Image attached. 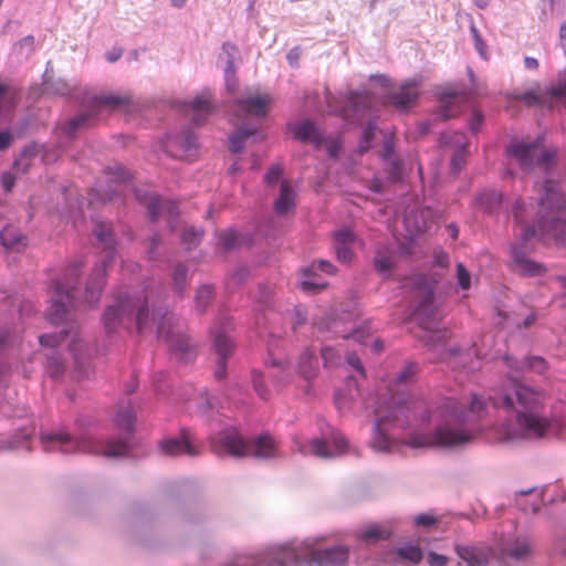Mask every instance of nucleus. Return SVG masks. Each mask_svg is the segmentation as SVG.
Here are the masks:
<instances>
[{
    "label": "nucleus",
    "mask_w": 566,
    "mask_h": 566,
    "mask_svg": "<svg viewBox=\"0 0 566 566\" xmlns=\"http://www.w3.org/2000/svg\"><path fill=\"white\" fill-rule=\"evenodd\" d=\"M503 361L509 368L503 385L488 399L472 395L468 408L455 398H444L434 409L424 400H392L386 410L377 411L370 441L373 449L391 452L398 430L405 433V443L411 448H460L473 439L470 423L488 417L505 420L507 440H538L555 433L547 394L520 379L528 371L543 374L547 368L545 359L530 356L520 360L505 355Z\"/></svg>",
    "instance_id": "obj_1"
},
{
    "label": "nucleus",
    "mask_w": 566,
    "mask_h": 566,
    "mask_svg": "<svg viewBox=\"0 0 566 566\" xmlns=\"http://www.w3.org/2000/svg\"><path fill=\"white\" fill-rule=\"evenodd\" d=\"M94 233L103 248L104 255L88 276L84 293L78 287L83 261L76 260L65 268L61 277L53 279L50 284V305L46 310V318L53 325H63V328L57 333L44 334L39 337L42 346L53 348L70 336L69 349L76 360L82 356V339L74 319L75 310L83 302L87 303L90 307L99 302L106 281L107 264L116 255V241L111 226L98 222L94 227Z\"/></svg>",
    "instance_id": "obj_2"
},
{
    "label": "nucleus",
    "mask_w": 566,
    "mask_h": 566,
    "mask_svg": "<svg viewBox=\"0 0 566 566\" xmlns=\"http://www.w3.org/2000/svg\"><path fill=\"white\" fill-rule=\"evenodd\" d=\"M174 315L158 303V293L149 285L134 295L120 292L115 303L106 307L104 328L113 334L120 328L135 326L139 334L156 332L157 338L168 344L170 350L184 361L193 357L188 336L175 331Z\"/></svg>",
    "instance_id": "obj_3"
},
{
    "label": "nucleus",
    "mask_w": 566,
    "mask_h": 566,
    "mask_svg": "<svg viewBox=\"0 0 566 566\" xmlns=\"http://www.w3.org/2000/svg\"><path fill=\"white\" fill-rule=\"evenodd\" d=\"M538 220L536 224L524 227L520 240L511 245V268L523 276H539L546 268L532 259L534 240L566 242V195L558 182L547 179L537 186Z\"/></svg>",
    "instance_id": "obj_4"
},
{
    "label": "nucleus",
    "mask_w": 566,
    "mask_h": 566,
    "mask_svg": "<svg viewBox=\"0 0 566 566\" xmlns=\"http://www.w3.org/2000/svg\"><path fill=\"white\" fill-rule=\"evenodd\" d=\"M135 421V407L130 400H127L122 401L117 406L113 419L114 427L118 431L117 436L111 437L107 440L96 439L87 431L94 424V420L88 416H80L75 420V434L60 429L43 432L40 440L45 452H60L63 454L83 452L119 459L127 457L132 450Z\"/></svg>",
    "instance_id": "obj_5"
},
{
    "label": "nucleus",
    "mask_w": 566,
    "mask_h": 566,
    "mask_svg": "<svg viewBox=\"0 0 566 566\" xmlns=\"http://www.w3.org/2000/svg\"><path fill=\"white\" fill-rule=\"evenodd\" d=\"M105 172L107 176L105 182L99 181L90 192V205L124 203L126 196L134 193L136 199L147 208L148 217L153 223L157 222L160 218H165L170 229H175L179 213L175 202L165 200L157 195L144 193L136 189L129 171L122 166L107 167Z\"/></svg>",
    "instance_id": "obj_6"
},
{
    "label": "nucleus",
    "mask_w": 566,
    "mask_h": 566,
    "mask_svg": "<svg viewBox=\"0 0 566 566\" xmlns=\"http://www.w3.org/2000/svg\"><path fill=\"white\" fill-rule=\"evenodd\" d=\"M212 443L218 451L234 458L252 457L270 460L280 457L277 442L269 433L260 434L253 440L247 441L237 428L229 427L213 438Z\"/></svg>",
    "instance_id": "obj_7"
},
{
    "label": "nucleus",
    "mask_w": 566,
    "mask_h": 566,
    "mask_svg": "<svg viewBox=\"0 0 566 566\" xmlns=\"http://www.w3.org/2000/svg\"><path fill=\"white\" fill-rule=\"evenodd\" d=\"M127 103L128 98L118 95H104L95 97L90 111L80 113L61 127V138L55 148L43 150L42 158L44 163L49 164L55 161L59 156L66 150L77 129L88 124V122L96 115L97 108L99 106L105 105L111 107H122Z\"/></svg>",
    "instance_id": "obj_8"
},
{
    "label": "nucleus",
    "mask_w": 566,
    "mask_h": 566,
    "mask_svg": "<svg viewBox=\"0 0 566 566\" xmlns=\"http://www.w3.org/2000/svg\"><path fill=\"white\" fill-rule=\"evenodd\" d=\"M348 448L347 439L327 422L319 424V436L311 439L307 443L298 437L293 438V450L304 455H315L321 459H333Z\"/></svg>",
    "instance_id": "obj_9"
},
{
    "label": "nucleus",
    "mask_w": 566,
    "mask_h": 566,
    "mask_svg": "<svg viewBox=\"0 0 566 566\" xmlns=\"http://www.w3.org/2000/svg\"><path fill=\"white\" fill-rule=\"evenodd\" d=\"M371 105L373 97L368 92H350L342 111L344 118L347 120L361 122L365 118L368 119L358 145L360 154L369 150L377 129L376 123L370 119Z\"/></svg>",
    "instance_id": "obj_10"
},
{
    "label": "nucleus",
    "mask_w": 566,
    "mask_h": 566,
    "mask_svg": "<svg viewBox=\"0 0 566 566\" xmlns=\"http://www.w3.org/2000/svg\"><path fill=\"white\" fill-rule=\"evenodd\" d=\"M506 154L516 160L524 171H531L535 167L547 170L557 155L556 150L544 149L541 138L531 143H511L506 148Z\"/></svg>",
    "instance_id": "obj_11"
},
{
    "label": "nucleus",
    "mask_w": 566,
    "mask_h": 566,
    "mask_svg": "<svg viewBox=\"0 0 566 566\" xmlns=\"http://www.w3.org/2000/svg\"><path fill=\"white\" fill-rule=\"evenodd\" d=\"M496 566H514L532 555V545L526 535L501 536L494 543Z\"/></svg>",
    "instance_id": "obj_12"
},
{
    "label": "nucleus",
    "mask_w": 566,
    "mask_h": 566,
    "mask_svg": "<svg viewBox=\"0 0 566 566\" xmlns=\"http://www.w3.org/2000/svg\"><path fill=\"white\" fill-rule=\"evenodd\" d=\"M439 283L436 274H419L412 279V286L420 297L413 314L424 329L429 328L430 321L434 319L437 306L434 303V292Z\"/></svg>",
    "instance_id": "obj_13"
},
{
    "label": "nucleus",
    "mask_w": 566,
    "mask_h": 566,
    "mask_svg": "<svg viewBox=\"0 0 566 566\" xmlns=\"http://www.w3.org/2000/svg\"><path fill=\"white\" fill-rule=\"evenodd\" d=\"M232 329V322L227 316L219 317L210 329L213 338V348L217 354L214 378L222 380L227 375V359L232 355L233 343L228 336Z\"/></svg>",
    "instance_id": "obj_14"
},
{
    "label": "nucleus",
    "mask_w": 566,
    "mask_h": 566,
    "mask_svg": "<svg viewBox=\"0 0 566 566\" xmlns=\"http://www.w3.org/2000/svg\"><path fill=\"white\" fill-rule=\"evenodd\" d=\"M198 147V138L190 127L170 133L161 142L163 150L172 158L187 159Z\"/></svg>",
    "instance_id": "obj_15"
},
{
    "label": "nucleus",
    "mask_w": 566,
    "mask_h": 566,
    "mask_svg": "<svg viewBox=\"0 0 566 566\" xmlns=\"http://www.w3.org/2000/svg\"><path fill=\"white\" fill-rule=\"evenodd\" d=\"M454 551L458 557L467 566H496L494 555V545L485 542L455 544Z\"/></svg>",
    "instance_id": "obj_16"
},
{
    "label": "nucleus",
    "mask_w": 566,
    "mask_h": 566,
    "mask_svg": "<svg viewBox=\"0 0 566 566\" xmlns=\"http://www.w3.org/2000/svg\"><path fill=\"white\" fill-rule=\"evenodd\" d=\"M423 558L422 549L415 544H403L401 546L389 547L380 555V560L387 566H409L417 565Z\"/></svg>",
    "instance_id": "obj_17"
},
{
    "label": "nucleus",
    "mask_w": 566,
    "mask_h": 566,
    "mask_svg": "<svg viewBox=\"0 0 566 566\" xmlns=\"http://www.w3.org/2000/svg\"><path fill=\"white\" fill-rule=\"evenodd\" d=\"M14 427V433L9 437H1L0 449L4 451L31 450L30 439L34 434V426L29 418H21Z\"/></svg>",
    "instance_id": "obj_18"
},
{
    "label": "nucleus",
    "mask_w": 566,
    "mask_h": 566,
    "mask_svg": "<svg viewBox=\"0 0 566 566\" xmlns=\"http://www.w3.org/2000/svg\"><path fill=\"white\" fill-rule=\"evenodd\" d=\"M321 271L328 275L336 273L337 268L328 260H317L311 265L302 269L303 280L301 282L302 290L308 293H317L327 287V282L321 281L316 272Z\"/></svg>",
    "instance_id": "obj_19"
},
{
    "label": "nucleus",
    "mask_w": 566,
    "mask_h": 566,
    "mask_svg": "<svg viewBox=\"0 0 566 566\" xmlns=\"http://www.w3.org/2000/svg\"><path fill=\"white\" fill-rule=\"evenodd\" d=\"M349 558V548L337 545L324 549H315L308 556V566H345Z\"/></svg>",
    "instance_id": "obj_20"
},
{
    "label": "nucleus",
    "mask_w": 566,
    "mask_h": 566,
    "mask_svg": "<svg viewBox=\"0 0 566 566\" xmlns=\"http://www.w3.org/2000/svg\"><path fill=\"white\" fill-rule=\"evenodd\" d=\"M439 142L443 146L453 147L454 151L451 157V172L453 175L460 174L467 157V147L468 140L463 133L452 132V133H442L440 135Z\"/></svg>",
    "instance_id": "obj_21"
},
{
    "label": "nucleus",
    "mask_w": 566,
    "mask_h": 566,
    "mask_svg": "<svg viewBox=\"0 0 566 566\" xmlns=\"http://www.w3.org/2000/svg\"><path fill=\"white\" fill-rule=\"evenodd\" d=\"M191 432L187 428L180 430L179 437H169L160 442L163 453L170 457L187 454L196 457L199 454L198 448L192 444Z\"/></svg>",
    "instance_id": "obj_22"
},
{
    "label": "nucleus",
    "mask_w": 566,
    "mask_h": 566,
    "mask_svg": "<svg viewBox=\"0 0 566 566\" xmlns=\"http://www.w3.org/2000/svg\"><path fill=\"white\" fill-rule=\"evenodd\" d=\"M420 82L417 80H408L403 82L396 91H391L387 95L388 103L400 112L411 108L418 97V86Z\"/></svg>",
    "instance_id": "obj_23"
},
{
    "label": "nucleus",
    "mask_w": 566,
    "mask_h": 566,
    "mask_svg": "<svg viewBox=\"0 0 566 566\" xmlns=\"http://www.w3.org/2000/svg\"><path fill=\"white\" fill-rule=\"evenodd\" d=\"M333 239L337 260L344 264L350 263L355 256L353 247L358 241L356 233L350 229H340L334 232Z\"/></svg>",
    "instance_id": "obj_24"
},
{
    "label": "nucleus",
    "mask_w": 566,
    "mask_h": 566,
    "mask_svg": "<svg viewBox=\"0 0 566 566\" xmlns=\"http://www.w3.org/2000/svg\"><path fill=\"white\" fill-rule=\"evenodd\" d=\"M394 534V530L385 523H370L357 530L355 536L366 545H373L378 542L388 541Z\"/></svg>",
    "instance_id": "obj_25"
},
{
    "label": "nucleus",
    "mask_w": 566,
    "mask_h": 566,
    "mask_svg": "<svg viewBox=\"0 0 566 566\" xmlns=\"http://www.w3.org/2000/svg\"><path fill=\"white\" fill-rule=\"evenodd\" d=\"M317 329L319 333H326V337H343V338H354L355 340L363 343L364 342V331L354 329L352 333H347L345 328L342 327V323L339 319L335 317H327L318 323Z\"/></svg>",
    "instance_id": "obj_26"
},
{
    "label": "nucleus",
    "mask_w": 566,
    "mask_h": 566,
    "mask_svg": "<svg viewBox=\"0 0 566 566\" xmlns=\"http://www.w3.org/2000/svg\"><path fill=\"white\" fill-rule=\"evenodd\" d=\"M296 192L293 187L283 181L280 187V193L274 201V211L277 216H285L295 209Z\"/></svg>",
    "instance_id": "obj_27"
},
{
    "label": "nucleus",
    "mask_w": 566,
    "mask_h": 566,
    "mask_svg": "<svg viewBox=\"0 0 566 566\" xmlns=\"http://www.w3.org/2000/svg\"><path fill=\"white\" fill-rule=\"evenodd\" d=\"M190 106L192 111V124L195 126L203 125L213 108L210 102V93H202L196 96L190 103Z\"/></svg>",
    "instance_id": "obj_28"
},
{
    "label": "nucleus",
    "mask_w": 566,
    "mask_h": 566,
    "mask_svg": "<svg viewBox=\"0 0 566 566\" xmlns=\"http://www.w3.org/2000/svg\"><path fill=\"white\" fill-rule=\"evenodd\" d=\"M296 139L303 143H312L315 146H321L324 143V135L319 128L312 120H304L300 123L294 129Z\"/></svg>",
    "instance_id": "obj_29"
},
{
    "label": "nucleus",
    "mask_w": 566,
    "mask_h": 566,
    "mask_svg": "<svg viewBox=\"0 0 566 566\" xmlns=\"http://www.w3.org/2000/svg\"><path fill=\"white\" fill-rule=\"evenodd\" d=\"M270 98L268 96H249L238 99L240 109L254 117H265Z\"/></svg>",
    "instance_id": "obj_30"
},
{
    "label": "nucleus",
    "mask_w": 566,
    "mask_h": 566,
    "mask_svg": "<svg viewBox=\"0 0 566 566\" xmlns=\"http://www.w3.org/2000/svg\"><path fill=\"white\" fill-rule=\"evenodd\" d=\"M1 244L7 249L15 252H21L27 247V237L14 227H4L0 231Z\"/></svg>",
    "instance_id": "obj_31"
},
{
    "label": "nucleus",
    "mask_w": 566,
    "mask_h": 566,
    "mask_svg": "<svg viewBox=\"0 0 566 566\" xmlns=\"http://www.w3.org/2000/svg\"><path fill=\"white\" fill-rule=\"evenodd\" d=\"M297 369L300 375L306 380L316 377L318 373V357L312 348L306 347L303 350L300 356Z\"/></svg>",
    "instance_id": "obj_32"
},
{
    "label": "nucleus",
    "mask_w": 566,
    "mask_h": 566,
    "mask_svg": "<svg viewBox=\"0 0 566 566\" xmlns=\"http://www.w3.org/2000/svg\"><path fill=\"white\" fill-rule=\"evenodd\" d=\"M504 197L495 189H488L478 196L479 205L490 214L499 213L503 207Z\"/></svg>",
    "instance_id": "obj_33"
},
{
    "label": "nucleus",
    "mask_w": 566,
    "mask_h": 566,
    "mask_svg": "<svg viewBox=\"0 0 566 566\" xmlns=\"http://www.w3.org/2000/svg\"><path fill=\"white\" fill-rule=\"evenodd\" d=\"M40 153V146L35 143L27 145L19 157L13 161V169L20 174H25L32 165V159Z\"/></svg>",
    "instance_id": "obj_34"
},
{
    "label": "nucleus",
    "mask_w": 566,
    "mask_h": 566,
    "mask_svg": "<svg viewBox=\"0 0 566 566\" xmlns=\"http://www.w3.org/2000/svg\"><path fill=\"white\" fill-rule=\"evenodd\" d=\"M256 128L250 125H241L237 132L229 137V149L234 154L242 151L244 143L249 137L256 134Z\"/></svg>",
    "instance_id": "obj_35"
},
{
    "label": "nucleus",
    "mask_w": 566,
    "mask_h": 566,
    "mask_svg": "<svg viewBox=\"0 0 566 566\" xmlns=\"http://www.w3.org/2000/svg\"><path fill=\"white\" fill-rule=\"evenodd\" d=\"M394 262H395L394 254L389 249L379 248L376 251V254L374 258V265H375L376 271L380 275L388 276L394 266Z\"/></svg>",
    "instance_id": "obj_36"
},
{
    "label": "nucleus",
    "mask_w": 566,
    "mask_h": 566,
    "mask_svg": "<svg viewBox=\"0 0 566 566\" xmlns=\"http://www.w3.org/2000/svg\"><path fill=\"white\" fill-rule=\"evenodd\" d=\"M197 412L208 422L216 420V416L218 415L216 400L214 398L209 397L206 390L200 392L199 401L197 403Z\"/></svg>",
    "instance_id": "obj_37"
},
{
    "label": "nucleus",
    "mask_w": 566,
    "mask_h": 566,
    "mask_svg": "<svg viewBox=\"0 0 566 566\" xmlns=\"http://www.w3.org/2000/svg\"><path fill=\"white\" fill-rule=\"evenodd\" d=\"M297 554L290 547H283L279 549L273 556L266 557L268 566H289L295 563Z\"/></svg>",
    "instance_id": "obj_38"
},
{
    "label": "nucleus",
    "mask_w": 566,
    "mask_h": 566,
    "mask_svg": "<svg viewBox=\"0 0 566 566\" xmlns=\"http://www.w3.org/2000/svg\"><path fill=\"white\" fill-rule=\"evenodd\" d=\"M45 368L48 375L51 378L59 379L60 377H62L65 371L62 355L56 350H52L50 354H48Z\"/></svg>",
    "instance_id": "obj_39"
},
{
    "label": "nucleus",
    "mask_w": 566,
    "mask_h": 566,
    "mask_svg": "<svg viewBox=\"0 0 566 566\" xmlns=\"http://www.w3.org/2000/svg\"><path fill=\"white\" fill-rule=\"evenodd\" d=\"M214 290L213 286L210 284H202L199 286L196 293V311L198 314H203L213 298Z\"/></svg>",
    "instance_id": "obj_40"
},
{
    "label": "nucleus",
    "mask_w": 566,
    "mask_h": 566,
    "mask_svg": "<svg viewBox=\"0 0 566 566\" xmlns=\"http://www.w3.org/2000/svg\"><path fill=\"white\" fill-rule=\"evenodd\" d=\"M455 97L457 93H449L441 97L439 116L442 117L443 119H449L457 116L459 107L454 103Z\"/></svg>",
    "instance_id": "obj_41"
},
{
    "label": "nucleus",
    "mask_w": 566,
    "mask_h": 566,
    "mask_svg": "<svg viewBox=\"0 0 566 566\" xmlns=\"http://www.w3.org/2000/svg\"><path fill=\"white\" fill-rule=\"evenodd\" d=\"M13 344V334L10 326L4 325L0 326V353L8 349ZM7 367L3 364H0V387L4 382Z\"/></svg>",
    "instance_id": "obj_42"
},
{
    "label": "nucleus",
    "mask_w": 566,
    "mask_h": 566,
    "mask_svg": "<svg viewBox=\"0 0 566 566\" xmlns=\"http://www.w3.org/2000/svg\"><path fill=\"white\" fill-rule=\"evenodd\" d=\"M512 213L514 221L517 226H521V232L523 231L524 227H527L526 224L527 218V206L524 202L522 198H517L513 205Z\"/></svg>",
    "instance_id": "obj_43"
},
{
    "label": "nucleus",
    "mask_w": 566,
    "mask_h": 566,
    "mask_svg": "<svg viewBox=\"0 0 566 566\" xmlns=\"http://www.w3.org/2000/svg\"><path fill=\"white\" fill-rule=\"evenodd\" d=\"M203 231L201 229L187 227L182 231L181 241L184 244L187 245L188 249H191L200 243Z\"/></svg>",
    "instance_id": "obj_44"
},
{
    "label": "nucleus",
    "mask_w": 566,
    "mask_h": 566,
    "mask_svg": "<svg viewBox=\"0 0 566 566\" xmlns=\"http://www.w3.org/2000/svg\"><path fill=\"white\" fill-rule=\"evenodd\" d=\"M44 90L49 93L66 96L71 93L70 85L64 80H44Z\"/></svg>",
    "instance_id": "obj_45"
},
{
    "label": "nucleus",
    "mask_w": 566,
    "mask_h": 566,
    "mask_svg": "<svg viewBox=\"0 0 566 566\" xmlns=\"http://www.w3.org/2000/svg\"><path fill=\"white\" fill-rule=\"evenodd\" d=\"M418 366L413 361H409L405 365V367L397 373L395 381L397 385H406L413 380V377L417 373Z\"/></svg>",
    "instance_id": "obj_46"
},
{
    "label": "nucleus",
    "mask_w": 566,
    "mask_h": 566,
    "mask_svg": "<svg viewBox=\"0 0 566 566\" xmlns=\"http://www.w3.org/2000/svg\"><path fill=\"white\" fill-rule=\"evenodd\" d=\"M188 269L185 264H178L175 268L172 281L174 289L178 294H182L186 290V280H187Z\"/></svg>",
    "instance_id": "obj_47"
},
{
    "label": "nucleus",
    "mask_w": 566,
    "mask_h": 566,
    "mask_svg": "<svg viewBox=\"0 0 566 566\" xmlns=\"http://www.w3.org/2000/svg\"><path fill=\"white\" fill-rule=\"evenodd\" d=\"M251 380H252V385H253V388H254V391L256 392V395L261 399H264V400L269 399L270 390L264 385V379H263L262 373L259 370H253L251 373Z\"/></svg>",
    "instance_id": "obj_48"
},
{
    "label": "nucleus",
    "mask_w": 566,
    "mask_h": 566,
    "mask_svg": "<svg viewBox=\"0 0 566 566\" xmlns=\"http://www.w3.org/2000/svg\"><path fill=\"white\" fill-rule=\"evenodd\" d=\"M321 356L325 367H334L342 361V356L338 350L329 346H324L321 349Z\"/></svg>",
    "instance_id": "obj_49"
},
{
    "label": "nucleus",
    "mask_w": 566,
    "mask_h": 566,
    "mask_svg": "<svg viewBox=\"0 0 566 566\" xmlns=\"http://www.w3.org/2000/svg\"><path fill=\"white\" fill-rule=\"evenodd\" d=\"M238 234L234 231H223L218 237V244L224 250L233 249L238 243Z\"/></svg>",
    "instance_id": "obj_50"
},
{
    "label": "nucleus",
    "mask_w": 566,
    "mask_h": 566,
    "mask_svg": "<svg viewBox=\"0 0 566 566\" xmlns=\"http://www.w3.org/2000/svg\"><path fill=\"white\" fill-rule=\"evenodd\" d=\"M354 399L352 390H338L334 396V402L338 410L349 409Z\"/></svg>",
    "instance_id": "obj_51"
},
{
    "label": "nucleus",
    "mask_w": 566,
    "mask_h": 566,
    "mask_svg": "<svg viewBox=\"0 0 566 566\" xmlns=\"http://www.w3.org/2000/svg\"><path fill=\"white\" fill-rule=\"evenodd\" d=\"M224 81L228 91L233 92L237 87L235 66L233 61H226Z\"/></svg>",
    "instance_id": "obj_52"
},
{
    "label": "nucleus",
    "mask_w": 566,
    "mask_h": 566,
    "mask_svg": "<svg viewBox=\"0 0 566 566\" xmlns=\"http://www.w3.org/2000/svg\"><path fill=\"white\" fill-rule=\"evenodd\" d=\"M457 279H458V284H459V286L462 290H469L470 289V286H471V274H470V272L467 270V268L461 262H459L457 264Z\"/></svg>",
    "instance_id": "obj_53"
},
{
    "label": "nucleus",
    "mask_w": 566,
    "mask_h": 566,
    "mask_svg": "<svg viewBox=\"0 0 566 566\" xmlns=\"http://www.w3.org/2000/svg\"><path fill=\"white\" fill-rule=\"evenodd\" d=\"M282 174H283V170L279 165H272L264 176L265 184L268 186L276 185L280 181Z\"/></svg>",
    "instance_id": "obj_54"
},
{
    "label": "nucleus",
    "mask_w": 566,
    "mask_h": 566,
    "mask_svg": "<svg viewBox=\"0 0 566 566\" xmlns=\"http://www.w3.org/2000/svg\"><path fill=\"white\" fill-rule=\"evenodd\" d=\"M470 31H471L476 51L479 52L481 57L486 59V44L482 40V38L479 33V30L476 29V27L474 24H472L470 28Z\"/></svg>",
    "instance_id": "obj_55"
},
{
    "label": "nucleus",
    "mask_w": 566,
    "mask_h": 566,
    "mask_svg": "<svg viewBox=\"0 0 566 566\" xmlns=\"http://www.w3.org/2000/svg\"><path fill=\"white\" fill-rule=\"evenodd\" d=\"M517 101L524 102L527 105H537L541 103V96L534 91H527L518 94L515 97Z\"/></svg>",
    "instance_id": "obj_56"
},
{
    "label": "nucleus",
    "mask_w": 566,
    "mask_h": 566,
    "mask_svg": "<svg viewBox=\"0 0 566 566\" xmlns=\"http://www.w3.org/2000/svg\"><path fill=\"white\" fill-rule=\"evenodd\" d=\"M437 522L438 521H437V518L433 515L424 514V513L423 514H419V515L415 516V518H413L415 525L422 526V527H431Z\"/></svg>",
    "instance_id": "obj_57"
},
{
    "label": "nucleus",
    "mask_w": 566,
    "mask_h": 566,
    "mask_svg": "<svg viewBox=\"0 0 566 566\" xmlns=\"http://www.w3.org/2000/svg\"><path fill=\"white\" fill-rule=\"evenodd\" d=\"M12 101L9 96L8 86L0 84V115L11 106Z\"/></svg>",
    "instance_id": "obj_58"
},
{
    "label": "nucleus",
    "mask_w": 566,
    "mask_h": 566,
    "mask_svg": "<svg viewBox=\"0 0 566 566\" xmlns=\"http://www.w3.org/2000/svg\"><path fill=\"white\" fill-rule=\"evenodd\" d=\"M427 562L429 566H447L448 557L436 552H429Z\"/></svg>",
    "instance_id": "obj_59"
},
{
    "label": "nucleus",
    "mask_w": 566,
    "mask_h": 566,
    "mask_svg": "<svg viewBox=\"0 0 566 566\" xmlns=\"http://www.w3.org/2000/svg\"><path fill=\"white\" fill-rule=\"evenodd\" d=\"M482 124H483V115L480 112L474 111L469 120L470 130L473 134H476L480 130Z\"/></svg>",
    "instance_id": "obj_60"
},
{
    "label": "nucleus",
    "mask_w": 566,
    "mask_h": 566,
    "mask_svg": "<svg viewBox=\"0 0 566 566\" xmlns=\"http://www.w3.org/2000/svg\"><path fill=\"white\" fill-rule=\"evenodd\" d=\"M346 360L348 365H350L355 370L365 376L363 363L360 361L359 357L356 354L349 353L346 357Z\"/></svg>",
    "instance_id": "obj_61"
},
{
    "label": "nucleus",
    "mask_w": 566,
    "mask_h": 566,
    "mask_svg": "<svg viewBox=\"0 0 566 566\" xmlns=\"http://www.w3.org/2000/svg\"><path fill=\"white\" fill-rule=\"evenodd\" d=\"M1 182L4 191H11L15 184V175H13L11 171L3 172L1 176Z\"/></svg>",
    "instance_id": "obj_62"
},
{
    "label": "nucleus",
    "mask_w": 566,
    "mask_h": 566,
    "mask_svg": "<svg viewBox=\"0 0 566 566\" xmlns=\"http://www.w3.org/2000/svg\"><path fill=\"white\" fill-rule=\"evenodd\" d=\"M433 263L440 268H447L450 263L448 253L443 251H437L433 254Z\"/></svg>",
    "instance_id": "obj_63"
},
{
    "label": "nucleus",
    "mask_w": 566,
    "mask_h": 566,
    "mask_svg": "<svg viewBox=\"0 0 566 566\" xmlns=\"http://www.w3.org/2000/svg\"><path fill=\"white\" fill-rule=\"evenodd\" d=\"M237 51H238L237 46L233 45L230 42H226L222 45V54H224L226 61H233L234 62Z\"/></svg>",
    "instance_id": "obj_64"
}]
</instances>
